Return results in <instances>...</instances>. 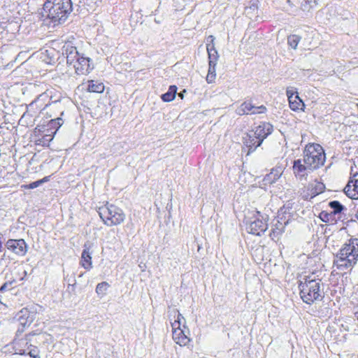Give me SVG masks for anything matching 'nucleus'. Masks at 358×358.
<instances>
[{"label":"nucleus","mask_w":358,"mask_h":358,"mask_svg":"<svg viewBox=\"0 0 358 358\" xmlns=\"http://www.w3.org/2000/svg\"><path fill=\"white\" fill-rule=\"evenodd\" d=\"M72 10L71 0H46L43 7V16L55 26L64 23Z\"/></svg>","instance_id":"1"},{"label":"nucleus","mask_w":358,"mask_h":358,"mask_svg":"<svg viewBox=\"0 0 358 358\" xmlns=\"http://www.w3.org/2000/svg\"><path fill=\"white\" fill-rule=\"evenodd\" d=\"M300 296L307 304H312L316 301H322L324 296V285L321 279L313 278L311 275L305 276L299 281Z\"/></svg>","instance_id":"2"},{"label":"nucleus","mask_w":358,"mask_h":358,"mask_svg":"<svg viewBox=\"0 0 358 358\" xmlns=\"http://www.w3.org/2000/svg\"><path fill=\"white\" fill-rule=\"evenodd\" d=\"M62 54L66 55L67 64L72 66L78 75L88 73L92 69L90 58L80 54L71 42L64 43L62 47Z\"/></svg>","instance_id":"3"},{"label":"nucleus","mask_w":358,"mask_h":358,"mask_svg":"<svg viewBox=\"0 0 358 358\" xmlns=\"http://www.w3.org/2000/svg\"><path fill=\"white\" fill-rule=\"evenodd\" d=\"M358 261V238H350L336 255L334 265L339 270L354 266Z\"/></svg>","instance_id":"4"},{"label":"nucleus","mask_w":358,"mask_h":358,"mask_svg":"<svg viewBox=\"0 0 358 358\" xmlns=\"http://www.w3.org/2000/svg\"><path fill=\"white\" fill-rule=\"evenodd\" d=\"M303 162L313 170L322 166L326 157L323 148L317 143H308L303 152Z\"/></svg>","instance_id":"5"},{"label":"nucleus","mask_w":358,"mask_h":358,"mask_svg":"<svg viewBox=\"0 0 358 358\" xmlns=\"http://www.w3.org/2000/svg\"><path fill=\"white\" fill-rule=\"evenodd\" d=\"M97 213L103 223L110 227L118 225L123 222L125 219V215L122 210L113 204H110L108 202L99 207Z\"/></svg>","instance_id":"6"},{"label":"nucleus","mask_w":358,"mask_h":358,"mask_svg":"<svg viewBox=\"0 0 358 358\" xmlns=\"http://www.w3.org/2000/svg\"><path fill=\"white\" fill-rule=\"evenodd\" d=\"M246 229L248 233L261 236L268 228L266 218L264 217L259 211H255L253 216L247 221Z\"/></svg>","instance_id":"7"},{"label":"nucleus","mask_w":358,"mask_h":358,"mask_svg":"<svg viewBox=\"0 0 358 358\" xmlns=\"http://www.w3.org/2000/svg\"><path fill=\"white\" fill-rule=\"evenodd\" d=\"M35 318V313L30 312L27 308H22L20 310L14 317L16 320L21 327H19L16 332V336L20 335L24 330L26 327L29 326Z\"/></svg>","instance_id":"8"},{"label":"nucleus","mask_w":358,"mask_h":358,"mask_svg":"<svg viewBox=\"0 0 358 358\" xmlns=\"http://www.w3.org/2000/svg\"><path fill=\"white\" fill-rule=\"evenodd\" d=\"M266 110V108L264 105L255 106L250 100H247L243 102L241 106L236 108V113L238 115L242 116L244 115L262 114L265 113Z\"/></svg>","instance_id":"9"},{"label":"nucleus","mask_w":358,"mask_h":358,"mask_svg":"<svg viewBox=\"0 0 358 358\" xmlns=\"http://www.w3.org/2000/svg\"><path fill=\"white\" fill-rule=\"evenodd\" d=\"M325 185L317 180L308 184L306 188L300 191V195L304 200H310L320 193L323 192Z\"/></svg>","instance_id":"10"},{"label":"nucleus","mask_w":358,"mask_h":358,"mask_svg":"<svg viewBox=\"0 0 358 358\" xmlns=\"http://www.w3.org/2000/svg\"><path fill=\"white\" fill-rule=\"evenodd\" d=\"M8 250L18 256H24L27 252V245L24 239H9L6 243Z\"/></svg>","instance_id":"11"},{"label":"nucleus","mask_w":358,"mask_h":358,"mask_svg":"<svg viewBox=\"0 0 358 358\" xmlns=\"http://www.w3.org/2000/svg\"><path fill=\"white\" fill-rule=\"evenodd\" d=\"M273 131V127L269 122H263L257 127H255L252 131L259 139V145H262V142Z\"/></svg>","instance_id":"12"},{"label":"nucleus","mask_w":358,"mask_h":358,"mask_svg":"<svg viewBox=\"0 0 358 358\" xmlns=\"http://www.w3.org/2000/svg\"><path fill=\"white\" fill-rule=\"evenodd\" d=\"M34 336V334H29L26 335L25 338L21 339L15 338L13 341V350L15 354L25 355L27 351L31 348V338Z\"/></svg>","instance_id":"13"},{"label":"nucleus","mask_w":358,"mask_h":358,"mask_svg":"<svg viewBox=\"0 0 358 358\" xmlns=\"http://www.w3.org/2000/svg\"><path fill=\"white\" fill-rule=\"evenodd\" d=\"M344 192L349 198L358 199V172L352 173V177L345 187Z\"/></svg>","instance_id":"14"},{"label":"nucleus","mask_w":358,"mask_h":358,"mask_svg":"<svg viewBox=\"0 0 358 358\" xmlns=\"http://www.w3.org/2000/svg\"><path fill=\"white\" fill-rule=\"evenodd\" d=\"M258 141L259 139L252 131L244 134L243 136V143L244 145L243 149H248L247 155L253 152L259 146L261 145H259Z\"/></svg>","instance_id":"15"},{"label":"nucleus","mask_w":358,"mask_h":358,"mask_svg":"<svg viewBox=\"0 0 358 358\" xmlns=\"http://www.w3.org/2000/svg\"><path fill=\"white\" fill-rule=\"evenodd\" d=\"M313 171V169H310V167H308L304 163L302 164L301 159L294 161L293 171L295 176L299 180L306 179L308 173Z\"/></svg>","instance_id":"16"},{"label":"nucleus","mask_w":358,"mask_h":358,"mask_svg":"<svg viewBox=\"0 0 358 358\" xmlns=\"http://www.w3.org/2000/svg\"><path fill=\"white\" fill-rule=\"evenodd\" d=\"M328 206L330 208L331 213L337 220H341L345 215V213L347 211V208L341 204L338 201H331L328 203Z\"/></svg>","instance_id":"17"},{"label":"nucleus","mask_w":358,"mask_h":358,"mask_svg":"<svg viewBox=\"0 0 358 358\" xmlns=\"http://www.w3.org/2000/svg\"><path fill=\"white\" fill-rule=\"evenodd\" d=\"M282 173L280 167H276L271 169V172L266 174L262 180L263 185H270L275 183Z\"/></svg>","instance_id":"18"},{"label":"nucleus","mask_w":358,"mask_h":358,"mask_svg":"<svg viewBox=\"0 0 358 358\" xmlns=\"http://www.w3.org/2000/svg\"><path fill=\"white\" fill-rule=\"evenodd\" d=\"M287 223V220L282 222V218H280L278 216V219L276 220V222L273 224L271 232L270 234L271 238L273 239L274 238H277L281 235L284 232L285 227Z\"/></svg>","instance_id":"19"},{"label":"nucleus","mask_w":358,"mask_h":358,"mask_svg":"<svg viewBox=\"0 0 358 358\" xmlns=\"http://www.w3.org/2000/svg\"><path fill=\"white\" fill-rule=\"evenodd\" d=\"M80 264L87 270H90L92 268L91 252H90V248L87 244L84 245V249L82 252Z\"/></svg>","instance_id":"20"},{"label":"nucleus","mask_w":358,"mask_h":358,"mask_svg":"<svg viewBox=\"0 0 358 358\" xmlns=\"http://www.w3.org/2000/svg\"><path fill=\"white\" fill-rule=\"evenodd\" d=\"M173 338L180 345H185L190 341L189 338L180 327L173 331Z\"/></svg>","instance_id":"21"},{"label":"nucleus","mask_w":358,"mask_h":358,"mask_svg":"<svg viewBox=\"0 0 358 358\" xmlns=\"http://www.w3.org/2000/svg\"><path fill=\"white\" fill-rule=\"evenodd\" d=\"M208 38H210V42L213 43L214 41V37L213 36H210ZM207 51L208 54V59L210 64H215L217 63V61L218 59L219 55L214 47L213 43H208L207 46Z\"/></svg>","instance_id":"22"},{"label":"nucleus","mask_w":358,"mask_h":358,"mask_svg":"<svg viewBox=\"0 0 358 358\" xmlns=\"http://www.w3.org/2000/svg\"><path fill=\"white\" fill-rule=\"evenodd\" d=\"M55 131H51L50 133L47 132L42 135L38 136L36 139V143L38 145L48 146L50 141L53 139Z\"/></svg>","instance_id":"23"},{"label":"nucleus","mask_w":358,"mask_h":358,"mask_svg":"<svg viewBox=\"0 0 358 358\" xmlns=\"http://www.w3.org/2000/svg\"><path fill=\"white\" fill-rule=\"evenodd\" d=\"M87 90L90 92L101 93L104 90V85L102 83L96 80H89Z\"/></svg>","instance_id":"24"},{"label":"nucleus","mask_w":358,"mask_h":358,"mask_svg":"<svg viewBox=\"0 0 358 358\" xmlns=\"http://www.w3.org/2000/svg\"><path fill=\"white\" fill-rule=\"evenodd\" d=\"M289 103L290 108L294 111L302 110L305 106L298 94H296V96H293V99L289 100Z\"/></svg>","instance_id":"25"},{"label":"nucleus","mask_w":358,"mask_h":358,"mask_svg":"<svg viewBox=\"0 0 358 358\" xmlns=\"http://www.w3.org/2000/svg\"><path fill=\"white\" fill-rule=\"evenodd\" d=\"M177 93V87L176 85H171L167 92L161 96L162 99L165 102L173 101Z\"/></svg>","instance_id":"26"},{"label":"nucleus","mask_w":358,"mask_h":358,"mask_svg":"<svg viewBox=\"0 0 358 358\" xmlns=\"http://www.w3.org/2000/svg\"><path fill=\"white\" fill-rule=\"evenodd\" d=\"M48 96L47 94H41L39 95L34 101H32L29 105V108L30 109H34L35 107L38 108L40 110H42L45 109L48 104H45L44 106H43V104L41 103L42 101L45 99V98H47Z\"/></svg>","instance_id":"27"},{"label":"nucleus","mask_w":358,"mask_h":358,"mask_svg":"<svg viewBox=\"0 0 358 358\" xmlns=\"http://www.w3.org/2000/svg\"><path fill=\"white\" fill-rule=\"evenodd\" d=\"M62 124L63 120L60 117L51 120L48 124V128L46 129V131L50 133L51 131H55L56 133L59 128L62 125Z\"/></svg>","instance_id":"28"},{"label":"nucleus","mask_w":358,"mask_h":358,"mask_svg":"<svg viewBox=\"0 0 358 358\" xmlns=\"http://www.w3.org/2000/svg\"><path fill=\"white\" fill-rule=\"evenodd\" d=\"M50 176H45L41 180L34 181V182H31L27 185H24L22 186V187L25 189H34V188H36V187H39L40 185H43V183L48 182L50 180Z\"/></svg>","instance_id":"29"},{"label":"nucleus","mask_w":358,"mask_h":358,"mask_svg":"<svg viewBox=\"0 0 358 358\" xmlns=\"http://www.w3.org/2000/svg\"><path fill=\"white\" fill-rule=\"evenodd\" d=\"M216 64H210L208 63V72L206 76V81L208 83H212L214 82V80L216 76Z\"/></svg>","instance_id":"30"},{"label":"nucleus","mask_w":358,"mask_h":358,"mask_svg":"<svg viewBox=\"0 0 358 358\" xmlns=\"http://www.w3.org/2000/svg\"><path fill=\"white\" fill-rule=\"evenodd\" d=\"M17 283V278H10L6 282H4L0 287V292H4L8 290H10L14 287L15 284Z\"/></svg>","instance_id":"31"},{"label":"nucleus","mask_w":358,"mask_h":358,"mask_svg":"<svg viewBox=\"0 0 358 358\" xmlns=\"http://www.w3.org/2000/svg\"><path fill=\"white\" fill-rule=\"evenodd\" d=\"M301 37L296 34H292L287 37V43L293 49L296 50Z\"/></svg>","instance_id":"32"},{"label":"nucleus","mask_w":358,"mask_h":358,"mask_svg":"<svg viewBox=\"0 0 358 358\" xmlns=\"http://www.w3.org/2000/svg\"><path fill=\"white\" fill-rule=\"evenodd\" d=\"M319 217L324 222H336V217H334L331 212H328L327 210H322L320 215Z\"/></svg>","instance_id":"33"},{"label":"nucleus","mask_w":358,"mask_h":358,"mask_svg":"<svg viewBox=\"0 0 358 358\" xmlns=\"http://www.w3.org/2000/svg\"><path fill=\"white\" fill-rule=\"evenodd\" d=\"M11 275H13L11 278H16L17 282L18 281L24 280V277L27 275V271L21 268H15Z\"/></svg>","instance_id":"34"},{"label":"nucleus","mask_w":358,"mask_h":358,"mask_svg":"<svg viewBox=\"0 0 358 358\" xmlns=\"http://www.w3.org/2000/svg\"><path fill=\"white\" fill-rule=\"evenodd\" d=\"M109 287V284L107 282H101L96 287V293L99 296H103L106 294V290Z\"/></svg>","instance_id":"35"},{"label":"nucleus","mask_w":358,"mask_h":358,"mask_svg":"<svg viewBox=\"0 0 358 358\" xmlns=\"http://www.w3.org/2000/svg\"><path fill=\"white\" fill-rule=\"evenodd\" d=\"M317 4V0H304V3H301V9L303 11H309Z\"/></svg>","instance_id":"36"},{"label":"nucleus","mask_w":358,"mask_h":358,"mask_svg":"<svg viewBox=\"0 0 358 358\" xmlns=\"http://www.w3.org/2000/svg\"><path fill=\"white\" fill-rule=\"evenodd\" d=\"M9 263L8 259L6 257V253L0 252V273L7 266Z\"/></svg>","instance_id":"37"},{"label":"nucleus","mask_w":358,"mask_h":358,"mask_svg":"<svg viewBox=\"0 0 358 358\" xmlns=\"http://www.w3.org/2000/svg\"><path fill=\"white\" fill-rule=\"evenodd\" d=\"M27 355L32 358H40L39 352L37 347L31 344V348L27 351Z\"/></svg>","instance_id":"38"},{"label":"nucleus","mask_w":358,"mask_h":358,"mask_svg":"<svg viewBox=\"0 0 358 358\" xmlns=\"http://www.w3.org/2000/svg\"><path fill=\"white\" fill-rule=\"evenodd\" d=\"M286 94L288 98V100L293 99V96H296V94H298L297 90L295 87H289L287 88Z\"/></svg>","instance_id":"39"},{"label":"nucleus","mask_w":358,"mask_h":358,"mask_svg":"<svg viewBox=\"0 0 358 358\" xmlns=\"http://www.w3.org/2000/svg\"><path fill=\"white\" fill-rule=\"evenodd\" d=\"M177 320V322H178V327H177V329H178V327H180L182 321H185L184 317L180 313H178V316H177V320Z\"/></svg>","instance_id":"40"},{"label":"nucleus","mask_w":358,"mask_h":358,"mask_svg":"<svg viewBox=\"0 0 358 358\" xmlns=\"http://www.w3.org/2000/svg\"><path fill=\"white\" fill-rule=\"evenodd\" d=\"M75 286H76V282H74L73 284H69L68 286H67V290L69 292H74V291H75Z\"/></svg>","instance_id":"41"},{"label":"nucleus","mask_w":358,"mask_h":358,"mask_svg":"<svg viewBox=\"0 0 358 358\" xmlns=\"http://www.w3.org/2000/svg\"><path fill=\"white\" fill-rule=\"evenodd\" d=\"M171 327H172L173 331H175L176 329H177V327H178L177 320H175L174 322L171 323Z\"/></svg>","instance_id":"42"},{"label":"nucleus","mask_w":358,"mask_h":358,"mask_svg":"<svg viewBox=\"0 0 358 358\" xmlns=\"http://www.w3.org/2000/svg\"><path fill=\"white\" fill-rule=\"evenodd\" d=\"M1 237H2V234H0V252H2V249H3V243L1 241Z\"/></svg>","instance_id":"43"},{"label":"nucleus","mask_w":358,"mask_h":358,"mask_svg":"<svg viewBox=\"0 0 358 358\" xmlns=\"http://www.w3.org/2000/svg\"><path fill=\"white\" fill-rule=\"evenodd\" d=\"M353 171H354V169H352V167H351L350 177H352V173H354Z\"/></svg>","instance_id":"44"},{"label":"nucleus","mask_w":358,"mask_h":358,"mask_svg":"<svg viewBox=\"0 0 358 358\" xmlns=\"http://www.w3.org/2000/svg\"><path fill=\"white\" fill-rule=\"evenodd\" d=\"M179 96H180V97H181V98H182V97H183V94H182V93H180V94H179Z\"/></svg>","instance_id":"45"},{"label":"nucleus","mask_w":358,"mask_h":358,"mask_svg":"<svg viewBox=\"0 0 358 358\" xmlns=\"http://www.w3.org/2000/svg\"><path fill=\"white\" fill-rule=\"evenodd\" d=\"M287 2L289 4H291V1H290V0H287Z\"/></svg>","instance_id":"46"},{"label":"nucleus","mask_w":358,"mask_h":358,"mask_svg":"<svg viewBox=\"0 0 358 358\" xmlns=\"http://www.w3.org/2000/svg\"><path fill=\"white\" fill-rule=\"evenodd\" d=\"M355 217L358 220L357 213L355 214Z\"/></svg>","instance_id":"47"},{"label":"nucleus","mask_w":358,"mask_h":358,"mask_svg":"<svg viewBox=\"0 0 358 358\" xmlns=\"http://www.w3.org/2000/svg\"><path fill=\"white\" fill-rule=\"evenodd\" d=\"M57 102H58L57 101H54L55 104H57Z\"/></svg>","instance_id":"48"},{"label":"nucleus","mask_w":358,"mask_h":358,"mask_svg":"<svg viewBox=\"0 0 358 358\" xmlns=\"http://www.w3.org/2000/svg\"><path fill=\"white\" fill-rule=\"evenodd\" d=\"M6 279H8V275H7V274L6 275Z\"/></svg>","instance_id":"49"},{"label":"nucleus","mask_w":358,"mask_h":358,"mask_svg":"<svg viewBox=\"0 0 358 358\" xmlns=\"http://www.w3.org/2000/svg\"><path fill=\"white\" fill-rule=\"evenodd\" d=\"M357 216H358V210H357Z\"/></svg>","instance_id":"50"}]
</instances>
